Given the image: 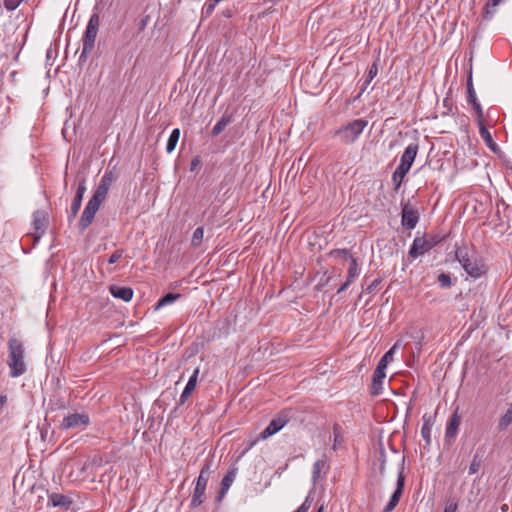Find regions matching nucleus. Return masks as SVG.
<instances>
[{
  "instance_id": "nucleus-22",
  "label": "nucleus",
  "mask_w": 512,
  "mask_h": 512,
  "mask_svg": "<svg viewBox=\"0 0 512 512\" xmlns=\"http://www.w3.org/2000/svg\"><path fill=\"white\" fill-rule=\"evenodd\" d=\"M476 119H477V123H478V126H479V134H480L481 138L484 140V142L486 143V145L490 149L495 151L497 145L494 142L491 133L489 132V130L485 126L484 121H483V117L482 118H476Z\"/></svg>"
},
{
  "instance_id": "nucleus-12",
  "label": "nucleus",
  "mask_w": 512,
  "mask_h": 512,
  "mask_svg": "<svg viewBox=\"0 0 512 512\" xmlns=\"http://www.w3.org/2000/svg\"><path fill=\"white\" fill-rule=\"evenodd\" d=\"M419 220V215L416 209L411 205L405 204L402 208V225L408 230H412L416 227Z\"/></svg>"
},
{
  "instance_id": "nucleus-15",
  "label": "nucleus",
  "mask_w": 512,
  "mask_h": 512,
  "mask_svg": "<svg viewBox=\"0 0 512 512\" xmlns=\"http://www.w3.org/2000/svg\"><path fill=\"white\" fill-rule=\"evenodd\" d=\"M85 191H86L85 180H82L78 185L76 195L71 204L70 215L68 217L69 221H72L78 214V212L81 208V204H82V200H83Z\"/></svg>"
},
{
  "instance_id": "nucleus-34",
  "label": "nucleus",
  "mask_w": 512,
  "mask_h": 512,
  "mask_svg": "<svg viewBox=\"0 0 512 512\" xmlns=\"http://www.w3.org/2000/svg\"><path fill=\"white\" fill-rule=\"evenodd\" d=\"M377 73H378V68H377V65L374 63L369 69L368 76H367V78L363 84V87H362V91H364L367 88V86L371 83V81L377 75Z\"/></svg>"
},
{
  "instance_id": "nucleus-21",
  "label": "nucleus",
  "mask_w": 512,
  "mask_h": 512,
  "mask_svg": "<svg viewBox=\"0 0 512 512\" xmlns=\"http://www.w3.org/2000/svg\"><path fill=\"white\" fill-rule=\"evenodd\" d=\"M386 378V373L384 370L376 368L373 373L372 384H371V393L373 395H379L382 390V384L384 379Z\"/></svg>"
},
{
  "instance_id": "nucleus-17",
  "label": "nucleus",
  "mask_w": 512,
  "mask_h": 512,
  "mask_svg": "<svg viewBox=\"0 0 512 512\" xmlns=\"http://www.w3.org/2000/svg\"><path fill=\"white\" fill-rule=\"evenodd\" d=\"M467 101L469 104L472 105L476 114V118H482L483 110L480 103L477 100L471 76L468 78L467 81Z\"/></svg>"
},
{
  "instance_id": "nucleus-18",
  "label": "nucleus",
  "mask_w": 512,
  "mask_h": 512,
  "mask_svg": "<svg viewBox=\"0 0 512 512\" xmlns=\"http://www.w3.org/2000/svg\"><path fill=\"white\" fill-rule=\"evenodd\" d=\"M48 504L52 505L53 507L69 509L70 506L73 504V500L70 497L63 494L51 493L48 495Z\"/></svg>"
},
{
  "instance_id": "nucleus-20",
  "label": "nucleus",
  "mask_w": 512,
  "mask_h": 512,
  "mask_svg": "<svg viewBox=\"0 0 512 512\" xmlns=\"http://www.w3.org/2000/svg\"><path fill=\"white\" fill-rule=\"evenodd\" d=\"M110 293L113 297L129 302L133 297V290L130 287L112 285Z\"/></svg>"
},
{
  "instance_id": "nucleus-51",
  "label": "nucleus",
  "mask_w": 512,
  "mask_h": 512,
  "mask_svg": "<svg viewBox=\"0 0 512 512\" xmlns=\"http://www.w3.org/2000/svg\"><path fill=\"white\" fill-rule=\"evenodd\" d=\"M93 462H94V463L101 464V459H99V460L93 459Z\"/></svg>"
},
{
  "instance_id": "nucleus-47",
  "label": "nucleus",
  "mask_w": 512,
  "mask_h": 512,
  "mask_svg": "<svg viewBox=\"0 0 512 512\" xmlns=\"http://www.w3.org/2000/svg\"><path fill=\"white\" fill-rule=\"evenodd\" d=\"M400 347V342L397 341L388 351H392V354Z\"/></svg>"
},
{
  "instance_id": "nucleus-49",
  "label": "nucleus",
  "mask_w": 512,
  "mask_h": 512,
  "mask_svg": "<svg viewBox=\"0 0 512 512\" xmlns=\"http://www.w3.org/2000/svg\"><path fill=\"white\" fill-rule=\"evenodd\" d=\"M375 285H376V282H375V283H373L372 285H370V286L368 287V290H369V291H372V289H373V288H375Z\"/></svg>"
},
{
  "instance_id": "nucleus-2",
  "label": "nucleus",
  "mask_w": 512,
  "mask_h": 512,
  "mask_svg": "<svg viewBox=\"0 0 512 512\" xmlns=\"http://www.w3.org/2000/svg\"><path fill=\"white\" fill-rule=\"evenodd\" d=\"M8 358L7 365L10 369V376L17 378L23 375L27 368L24 359L25 349L22 341L12 337L8 341Z\"/></svg>"
},
{
  "instance_id": "nucleus-4",
  "label": "nucleus",
  "mask_w": 512,
  "mask_h": 512,
  "mask_svg": "<svg viewBox=\"0 0 512 512\" xmlns=\"http://www.w3.org/2000/svg\"><path fill=\"white\" fill-rule=\"evenodd\" d=\"M100 18L99 15L94 13L91 15L82 42V52L80 55V60H83L87 57V55L93 50L95 45V40L99 31Z\"/></svg>"
},
{
  "instance_id": "nucleus-9",
  "label": "nucleus",
  "mask_w": 512,
  "mask_h": 512,
  "mask_svg": "<svg viewBox=\"0 0 512 512\" xmlns=\"http://www.w3.org/2000/svg\"><path fill=\"white\" fill-rule=\"evenodd\" d=\"M402 465H404V458L402 459ZM404 467L401 466L400 471L398 472L397 476V483H396V489L393 492V494L390 497L389 502L386 504V506L383 509V512H391L394 510V508L398 505L400 498L403 493L404 484H405V476L403 473Z\"/></svg>"
},
{
  "instance_id": "nucleus-13",
  "label": "nucleus",
  "mask_w": 512,
  "mask_h": 512,
  "mask_svg": "<svg viewBox=\"0 0 512 512\" xmlns=\"http://www.w3.org/2000/svg\"><path fill=\"white\" fill-rule=\"evenodd\" d=\"M418 149H419L418 144H416V143L409 144L401 156L400 164L398 167L409 172V170L417 156Z\"/></svg>"
},
{
  "instance_id": "nucleus-25",
  "label": "nucleus",
  "mask_w": 512,
  "mask_h": 512,
  "mask_svg": "<svg viewBox=\"0 0 512 512\" xmlns=\"http://www.w3.org/2000/svg\"><path fill=\"white\" fill-rule=\"evenodd\" d=\"M181 297L179 293H168L165 296H163L157 304L155 305V310H159L162 307H165L167 305H170L174 303L176 300H178Z\"/></svg>"
},
{
  "instance_id": "nucleus-14",
  "label": "nucleus",
  "mask_w": 512,
  "mask_h": 512,
  "mask_svg": "<svg viewBox=\"0 0 512 512\" xmlns=\"http://www.w3.org/2000/svg\"><path fill=\"white\" fill-rule=\"evenodd\" d=\"M460 424H461V416L459 415L458 410H456L450 417L447 427H446L445 441L447 443H451L455 439V437L458 433Z\"/></svg>"
},
{
  "instance_id": "nucleus-39",
  "label": "nucleus",
  "mask_w": 512,
  "mask_h": 512,
  "mask_svg": "<svg viewBox=\"0 0 512 512\" xmlns=\"http://www.w3.org/2000/svg\"><path fill=\"white\" fill-rule=\"evenodd\" d=\"M457 508H458L457 503H456L454 500H449V501L446 503V506H445V508H444V511H443V512H456V511H457Z\"/></svg>"
},
{
  "instance_id": "nucleus-36",
  "label": "nucleus",
  "mask_w": 512,
  "mask_h": 512,
  "mask_svg": "<svg viewBox=\"0 0 512 512\" xmlns=\"http://www.w3.org/2000/svg\"><path fill=\"white\" fill-rule=\"evenodd\" d=\"M481 467V460L477 458V456H474L470 466H469V474L473 475L477 473L480 470Z\"/></svg>"
},
{
  "instance_id": "nucleus-31",
  "label": "nucleus",
  "mask_w": 512,
  "mask_h": 512,
  "mask_svg": "<svg viewBox=\"0 0 512 512\" xmlns=\"http://www.w3.org/2000/svg\"><path fill=\"white\" fill-rule=\"evenodd\" d=\"M330 256L336 259H342L351 263V259H355L347 249H334L330 251Z\"/></svg>"
},
{
  "instance_id": "nucleus-44",
  "label": "nucleus",
  "mask_w": 512,
  "mask_h": 512,
  "mask_svg": "<svg viewBox=\"0 0 512 512\" xmlns=\"http://www.w3.org/2000/svg\"><path fill=\"white\" fill-rule=\"evenodd\" d=\"M199 164V159L198 158H194L191 162V167H190V170H194L197 165Z\"/></svg>"
},
{
  "instance_id": "nucleus-5",
  "label": "nucleus",
  "mask_w": 512,
  "mask_h": 512,
  "mask_svg": "<svg viewBox=\"0 0 512 512\" xmlns=\"http://www.w3.org/2000/svg\"><path fill=\"white\" fill-rule=\"evenodd\" d=\"M367 125L368 121L355 119L336 130L335 135L341 142L351 144L360 136Z\"/></svg>"
},
{
  "instance_id": "nucleus-3",
  "label": "nucleus",
  "mask_w": 512,
  "mask_h": 512,
  "mask_svg": "<svg viewBox=\"0 0 512 512\" xmlns=\"http://www.w3.org/2000/svg\"><path fill=\"white\" fill-rule=\"evenodd\" d=\"M456 258L465 272L472 278H480L486 271L484 262L474 252H469L466 248H459L456 251Z\"/></svg>"
},
{
  "instance_id": "nucleus-48",
  "label": "nucleus",
  "mask_w": 512,
  "mask_h": 512,
  "mask_svg": "<svg viewBox=\"0 0 512 512\" xmlns=\"http://www.w3.org/2000/svg\"><path fill=\"white\" fill-rule=\"evenodd\" d=\"M224 16L231 17V11L230 10L225 11Z\"/></svg>"
},
{
  "instance_id": "nucleus-53",
  "label": "nucleus",
  "mask_w": 512,
  "mask_h": 512,
  "mask_svg": "<svg viewBox=\"0 0 512 512\" xmlns=\"http://www.w3.org/2000/svg\"><path fill=\"white\" fill-rule=\"evenodd\" d=\"M93 462H94V463L101 464V459H99V460L93 459Z\"/></svg>"
},
{
  "instance_id": "nucleus-52",
  "label": "nucleus",
  "mask_w": 512,
  "mask_h": 512,
  "mask_svg": "<svg viewBox=\"0 0 512 512\" xmlns=\"http://www.w3.org/2000/svg\"><path fill=\"white\" fill-rule=\"evenodd\" d=\"M93 462H94V463L101 464V459H99V460L93 459Z\"/></svg>"
},
{
  "instance_id": "nucleus-38",
  "label": "nucleus",
  "mask_w": 512,
  "mask_h": 512,
  "mask_svg": "<svg viewBox=\"0 0 512 512\" xmlns=\"http://www.w3.org/2000/svg\"><path fill=\"white\" fill-rule=\"evenodd\" d=\"M123 255V252L122 250H116L112 253V255L110 256V258L108 259V263L109 264H114L116 263L117 261H119L121 259Z\"/></svg>"
},
{
  "instance_id": "nucleus-19",
  "label": "nucleus",
  "mask_w": 512,
  "mask_h": 512,
  "mask_svg": "<svg viewBox=\"0 0 512 512\" xmlns=\"http://www.w3.org/2000/svg\"><path fill=\"white\" fill-rule=\"evenodd\" d=\"M198 375H199V368H196L194 370L193 374L190 376V378L180 396V399H179L180 404H184L188 400L191 393L195 390Z\"/></svg>"
},
{
  "instance_id": "nucleus-1",
  "label": "nucleus",
  "mask_w": 512,
  "mask_h": 512,
  "mask_svg": "<svg viewBox=\"0 0 512 512\" xmlns=\"http://www.w3.org/2000/svg\"><path fill=\"white\" fill-rule=\"evenodd\" d=\"M116 179L117 174L112 170L105 171L104 175L101 177L100 182L93 193V196L88 201L79 220V228L82 231L87 229L93 222V219L99 210L100 205L105 200L110 187L116 181Z\"/></svg>"
},
{
  "instance_id": "nucleus-40",
  "label": "nucleus",
  "mask_w": 512,
  "mask_h": 512,
  "mask_svg": "<svg viewBox=\"0 0 512 512\" xmlns=\"http://www.w3.org/2000/svg\"><path fill=\"white\" fill-rule=\"evenodd\" d=\"M148 21H149V16H148V15L144 16V17L140 20V22H139V24H138V30H139L140 32H141V31H143V30L146 28V26H147V24H148Z\"/></svg>"
},
{
  "instance_id": "nucleus-37",
  "label": "nucleus",
  "mask_w": 512,
  "mask_h": 512,
  "mask_svg": "<svg viewBox=\"0 0 512 512\" xmlns=\"http://www.w3.org/2000/svg\"><path fill=\"white\" fill-rule=\"evenodd\" d=\"M502 2V0H488V2L485 5V11L486 14L492 15L494 12V9Z\"/></svg>"
},
{
  "instance_id": "nucleus-46",
  "label": "nucleus",
  "mask_w": 512,
  "mask_h": 512,
  "mask_svg": "<svg viewBox=\"0 0 512 512\" xmlns=\"http://www.w3.org/2000/svg\"><path fill=\"white\" fill-rule=\"evenodd\" d=\"M400 347V342L397 341L388 351H392V354Z\"/></svg>"
},
{
  "instance_id": "nucleus-42",
  "label": "nucleus",
  "mask_w": 512,
  "mask_h": 512,
  "mask_svg": "<svg viewBox=\"0 0 512 512\" xmlns=\"http://www.w3.org/2000/svg\"><path fill=\"white\" fill-rule=\"evenodd\" d=\"M384 471H385V458H384V453H381L380 473L383 474Z\"/></svg>"
},
{
  "instance_id": "nucleus-28",
  "label": "nucleus",
  "mask_w": 512,
  "mask_h": 512,
  "mask_svg": "<svg viewBox=\"0 0 512 512\" xmlns=\"http://www.w3.org/2000/svg\"><path fill=\"white\" fill-rule=\"evenodd\" d=\"M408 171L397 167L396 170L392 174V182L394 184L395 190H398L403 182L404 177Z\"/></svg>"
},
{
  "instance_id": "nucleus-45",
  "label": "nucleus",
  "mask_w": 512,
  "mask_h": 512,
  "mask_svg": "<svg viewBox=\"0 0 512 512\" xmlns=\"http://www.w3.org/2000/svg\"><path fill=\"white\" fill-rule=\"evenodd\" d=\"M7 402V396L6 395H0V408H2Z\"/></svg>"
},
{
  "instance_id": "nucleus-41",
  "label": "nucleus",
  "mask_w": 512,
  "mask_h": 512,
  "mask_svg": "<svg viewBox=\"0 0 512 512\" xmlns=\"http://www.w3.org/2000/svg\"><path fill=\"white\" fill-rule=\"evenodd\" d=\"M351 284L348 283L347 281H345L340 287L339 289L337 290V293H342L344 292Z\"/></svg>"
},
{
  "instance_id": "nucleus-10",
  "label": "nucleus",
  "mask_w": 512,
  "mask_h": 512,
  "mask_svg": "<svg viewBox=\"0 0 512 512\" xmlns=\"http://www.w3.org/2000/svg\"><path fill=\"white\" fill-rule=\"evenodd\" d=\"M48 225V214L43 210H37L33 213V237L35 241H39L45 234Z\"/></svg>"
},
{
  "instance_id": "nucleus-11",
  "label": "nucleus",
  "mask_w": 512,
  "mask_h": 512,
  "mask_svg": "<svg viewBox=\"0 0 512 512\" xmlns=\"http://www.w3.org/2000/svg\"><path fill=\"white\" fill-rule=\"evenodd\" d=\"M89 424V417L84 413H74L66 416L61 424L62 429L86 427Z\"/></svg>"
},
{
  "instance_id": "nucleus-26",
  "label": "nucleus",
  "mask_w": 512,
  "mask_h": 512,
  "mask_svg": "<svg viewBox=\"0 0 512 512\" xmlns=\"http://www.w3.org/2000/svg\"><path fill=\"white\" fill-rule=\"evenodd\" d=\"M231 121H232V116H230V115H223L221 117V119L213 127V129H212V136H214V137L218 136L227 127V125Z\"/></svg>"
},
{
  "instance_id": "nucleus-30",
  "label": "nucleus",
  "mask_w": 512,
  "mask_h": 512,
  "mask_svg": "<svg viewBox=\"0 0 512 512\" xmlns=\"http://www.w3.org/2000/svg\"><path fill=\"white\" fill-rule=\"evenodd\" d=\"M512 423V405L507 409L505 414L499 419L498 429L500 431L506 430Z\"/></svg>"
},
{
  "instance_id": "nucleus-6",
  "label": "nucleus",
  "mask_w": 512,
  "mask_h": 512,
  "mask_svg": "<svg viewBox=\"0 0 512 512\" xmlns=\"http://www.w3.org/2000/svg\"><path fill=\"white\" fill-rule=\"evenodd\" d=\"M211 465V461L206 462L200 471L191 500L192 507H198L204 501V494L210 476Z\"/></svg>"
},
{
  "instance_id": "nucleus-29",
  "label": "nucleus",
  "mask_w": 512,
  "mask_h": 512,
  "mask_svg": "<svg viewBox=\"0 0 512 512\" xmlns=\"http://www.w3.org/2000/svg\"><path fill=\"white\" fill-rule=\"evenodd\" d=\"M179 137H180V130L178 128H175L174 130H172V132L168 138L167 146H166V150L168 153H171L175 149V147L179 141Z\"/></svg>"
},
{
  "instance_id": "nucleus-35",
  "label": "nucleus",
  "mask_w": 512,
  "mask_h": 512,
  "mask_svg": "<svg viewBox=\"0 0 512 512\" xmlns=\"http://www.w3.org/2000/svg\"><path fill=\"white\" fill-rule=\"evenodd\" d=\"M438 282L443 288H449L452 284L450 275L446 273L439 274Z\"/></svg>"
},
{
  "instance_id": "nucleus-23",
  "label": "nucleus",
  "mask_w": 512,
  "mask_h": 512,
  "mask_svg": "<svg viewBox=\"0 0 512 512\" xmlns=\"http://www.w3.org/2000/svg\"><path fill=\"white\" fill-rule=\"evenodd\" d=\"M329 469L327 460L325 458L317 460L313 465L312 480L316 483L320 477L321 472L327 473Z\"/></svg>"
},
{
  "instance_id": "nucleus-32",
  "label": "nucleus",
  "mask_w": 512,
  "mask_h": 512,
  "mask_svg": "<svg viewBox=\"0 0 512 512\" xmlns=\"http://www.w3.org/2000/svg\"><path fill=\"white\" fill-rule=\"evenodd\" d=\"M204 237V229L203 227H198L195 229L191 239V246L197 248L201 245Z\"/></svg>"
},
{
  "instance_id": "nucleus-27",
  "label": "nucleus",
  "mask_w": 512,
  "mask_h": 512,
  "mask_svg": "<svg viewBox=\"0 0 512 512\" xmlns=\"http://www.w3.org/2000/svg\"><path fill=\"white\" fill-rule=\"evenodd\" d=\"M359 274L360 269L357 259H351V263H349V268L347 271L346 281L351 284L355 278L359 276Z\"/></svg>"
},
{
  "instance_id": "nucleus-43",
  "label": "nucleus",
  "mask_w": 512,
  "mask_h": 512,
  "mask_svg": "<svg viewBox=\"0 0 512 512\" xmlns=\"http://www.w3.org/2000/svg\"><path fill=\"white\" fill-rule=\"evenodd\" d=\"M414 338H415V339H417V345H418L419 347H421V345H422V340H423V338H424V334H423V332H422V331H419V336L414 337Z\"/></svg>"
},
{
  "instance_id": "nucleus-8",
  "label": "nucleus",
  "mask_w": 512,
  "mask_h": 512,
  "mask_svg": "<svg viewBox=\"0 0 512 512\" xmlns=\"http://www.w3.org/2000/svg\"><path fill=\"white\" fill-rule=\"evenodd\" d=\"M289 421L287 412H280L275 418L271 420L269 425L260 433L259 439L266 440L279 432Z\"/></svg>"
},
{
  "instance_id": "nucleus-16",
  "label": "nucleus",
  "mask_w": 512,
  "mask_h": 512,
  "mask_svg": "<svg viewBox=\"0 0 512 512\" xmlns=\"http://www.w3.org/2000/svg\"><path fill=\"white\" fill-rule=\"evenodd\" d=\"M238 473V468L236 466H232L227 474L223 477L221 484H220V490L218 495V501H221L222 498L226 495L228 490L230 489L231 485L236 479Z\"/></svg>"
},
{
  "instance_id": "nucleus-50",
  "label": "nucleus",
  "mask_w": 512,
  "mask_h": 512,
  "mask_svg": "<svg viewBox=\"0 0 512 512\" xmlns=\"http://www.w3.org/2000/svg\"><path fill=\"white\" fill-rule=\"evenodd\" d=\"M317 512H324V506H323V505H321V506L318 508Z\"/></svg>"
},
{
  "instance_id": "nucleus-33",
  "label": "nucleus",
  "mask_w": 512,
  "mask_h": 512,
  "mask_svg": "<svg viewBox=\"0 0 512 512\" xmlns=\"http://www.w3.org/2000/svg\"><path fill=\"white\" fill-rule=\"evenodd\" d=\"M393 360V354L392 351H387L382 358L380 359L378 365L376 368L384 370L387 368V365L390 361Z\"/></svg>"
},
{
  "instance_id": "nucleus-24",
  "label": "nucleus",
  "mask_w": 512,
  "mask_h": 512,
  "mask_svg": "<svg viewBox=\"0 0 512 512\" xmlns=\"http://www.w3.org/2000/svg\"><path fill=\"white\" fill-rule=\"evenodd\" d=\"M423 420L424 422L421 428V435L425 440L426 444L429 445L431 443L433 422L431 420V417H427L426 415L423 416Z\"/></svg>"
},
{
  "instance_id": "nucleus-7",
  "label": "nucleus",
  "mask_w": 512,
  "mask_h": 512,
  "mask_svg": "<svg viewBox=\"0 0 512 512\" xmlns=\"http://www.w3.org/2000/svg\"><path fill=\"white\" fill-rule=\"evenodd\" d=\"M437 243L438 239L433 236L416 237L410 247L409 255L412 258H417L430 251Z\"/></svg>"
}]
</instances>
